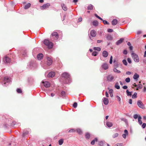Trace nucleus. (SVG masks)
<instances>
[{"label": "nucleus", "mask_w": 146, "mask_h": 146, "mask_svg": "<svg viewBox=\"0 0 146 146\" xmlns=\"http://www.w3.org/2000/svg\"><path fill=\"white\" fill-rule=\"evenodd\" d=\"M44 44L46 46L48 49H51L52 48L53 46V44L51 42H50L49 40H45L44 41Z\"/></svg>", "instance_id": "f257e3e1"}, {"label": "nucleus", "mask_w": 146, "mask_h": 146, "mask_svg": "<svg viewBox=\"0 0 146 146\" xmlns=\"http://www.w3.org/2000/svg\"><path fill=\"white\" fill-rule=\"evenodd\" d=\"M44 44L46 46L48 49H51L52 48L53 46V44L51 42H50L49 40H45L44 41Z\"/></svg>", "instance_id": "f03ea898"}, {"label": "nucleus", "mask_w": 146, "mask_h": 146, "mask_svg": "<svg viewBox=\"0 0 146 146\" xmlns=\"http://www.w3.org/2000/svg\"><path fill=\"white\" fill-rule=\"evenodd\" d=\"M131 56L135 62H138L139 61V59L137 55L134 53H131Z\"/></svg>", "instance_id": "7ed1b4c3"}, {"label": "nucleus", "mask_w": 146, "mask_h": 146, "mask_svg": "<svg viewBox=\"0 0 146 146\" xmlns=\"http://www.w3.org/2000/svg\"><path fill=\"white\" fill-rule=\"evenodd\" d=\"M107 80L110 82H113L115 81L114 77L112 74H110L107 76Z\"/></svg>", "instance_id": "20e7f679"}, {"label": "nucleus", "mask_w": 146, "mask_h": 146, "mask_svg": "<svg viewBox=\"0 0 146 146\" xmlns=\"http://www.w3.org/2000/svg\"><path fill=\"white\" fill-rule=\"evenodd\" d=\"M137 105L139 108L142 109H144L145 108L144 105L141 100H138L137 101Z\"/></svg>", "instance_id": "39448f33"}, {"label": "nucleus", "mask_w": 146, "mask_h": 146, "mask_svg": "<svg viewBox=\"0 0 146 146\" xmlns=\"http://www.w3.org/2000/svg\"><path fill=\"white\" fill-rule=\"evenodd\" d=\"M11 81V79L7 77H6L4 78V84H7V85H8V84Z\"/></svg>", "instance_id": "423d86ee"}, {"label": "nucleus", "mask_w": 146, "mask_h": 146, "mask_svg": "<svg viewBox=\"0 0 146 146\" xmlns=\"http://www.w3.org/2000/svg\"><path fill=\"white\" fill-rule=\"evenodd\" d=\"M46 58L47 64L48 66H50L52 64V60L51 58L49 57H47Z\"/></svg>", "instance_id": "0eeeda50"}, {"label": "nucleus", "mask_w": 146, "mask_h": 146, "mask_svg": "<svg viewBox=\"0 0 146 146\" xmlns=\"http://www.w3.org/2000/svg\"><path fill=\"white\" fill-rule=\"evenodd\" d=\"M3 61L5 63H8L10 62L11 60L9 57L5 56L3 59Z\"/></svg>", "instance_id": "6e6552de"}, {"label": "nucleus", "mask_w": 146, "mask_h": 146, "mask_svg": "<svg viewBox=\"0 0 146 146\" xmlns=\"http://www.w3.org/2000/svg\"><path fill=\"white\" fill-rule=\"evenodd\" d=\"M62 76L63 77L68 79L70 78L69 75L67 72H64L63 73Z\"/></svg>", "instance_id": "1a4fd4ad"}, {"label": "nucleus", "mask_w": 146, "mask_h": 146, "mask_svg": "<svg viewBox=\"0 0 146 146\" xmlns=\"http://www.w3.org/2000/svg\"><path fill=\"white\" fill-rule=\"evenodd\" d=\"M50 6V4L48 3H46L43 5L41 7V9H45L48 8Z\"/></svg>", "instance_id": "9d476101"}, {"label": "nucleus", "mask_w": 146, "mask_h": 146, "mask_svg": "<svg viewBox=\"0 0 146 146\" xmlns=\"http://www.w3.org/2000/svg\"><path fill=\"white\" fill-rule=\"evenodd\" d=\"M90 33L91 36L93 37H95L96 35V32L94 30H91Z\"/></svg>", "instance_id": "9b49d317"}, {"label": "nucleus", "mask_w": 146, "mask_h": 146, "mask_svg": "<svg viewBox=\"0 0 146 146\" xmlns=\"http://www.w3.org/2000/svg\"><path fill=\"white\" fill-rule=\"evenodd\" d=\"M102 67L104 70H106L108 68V64L106 63L103 64L102 66Z\"/></svg>", "instance_id": "f8f14e48"}, {"label": "nucleus", "mask_w": 146, "mask_h": 146, "mask_svg": "<svg viewBox=\"0 0 146 146\" xmlns=\"http://www.w3.org/2000/svg\"><path fill=\"white\" fill-rule=\"evenodd\" d=\"M42 82L44 84V86L46 88L49 87L50 86V83L47 81H45L44 82L43 81H42Z\"/></svg>", "instance_id": "ddd939ff"}, {"label": "nucleus", "mask_w": 146, "mask_h": 146, "mask_svg": "<svg viewBox=\"0 0 146 146\" xmlns=\"http://www.w3.org/2000/svg\"><path fill=\"white\" fill-rule=\"evenodd\" d=\"M55 75V73L54 72H49L47 75L48 78H51L54 77Z\"/></svg>", "instance_id": "4468645a"}, {"label": "nucleus", "mask_w": 146, "mask_h": 146, "mask_svg": "<svg viewBox=\"0 0 146 146\" xmlns=\"http://www.w3.org/2000/svg\"><path fill=\"white\" fill-rule=\"evenodd\" d=\"M52 36H55L56 39L58 38V33L56 32H54L52 33Z\"/></svg>", "instance_id": "2eb2a0df"}, {"label": "nucleus", "mask_w": 146, "mask_h": 146, "mask_svg": "<svg viewBox=\"0 0 146 146\" xmlns=\"http://www.w3.org/2000/svg\"><path fill=\"white\" fill-rule=\"evenodd\" d=\"M102 55L104 57H106L108 55V52L104 50L102 52Z\"/></svg>", "instance_id": "dca6fc26"}, {"label": "nucleus", "mask_w": 146, "mask_h": 146, "mask_svg": "<svg viewBox=\"0 0 146 146\" xmlns=\"http://www.w3.org/2000/svg\"><path fill=\"white\" fill-rule=\"evenodd\" d=\"M124 132L125 133L123 134L122 136L123 138L125 139L126 138V135L128 134V132L127 130L125 129L124 130Z\"/></svg>", "instance_id": "f3484780"}, {"label": "nucleus", "mask_w": 146, "mask_h": 146, "mask_svg": "<svg viewBox=\"0 0 146 146\" xmlns=\"http://www.w3.org/2000/svg\"><path fill=\"white\" fill-rule=\"evenodd\" d=\"M103 102L104 104L106 105H107L109 101L108 100L107 98H103Z\"/></svg>", "instance_id": "a211bd4d"}, {"label": "nucleus", "mask_w": 146, "mask_h": 146, "mask_svg": "<svg viewBox=\"0 0 146 146\" xmlns=\"http://www.w3.org/2000/svg\"><path fill=\"white\" fill-rule=\"evenodd\" d=\"M43 55L42 54H39L37 55V58L38 60L41 59L43 57Z\"/></svg>", "instance_id": "6ab92c4d"}, {"label": "nucleus", "mask_w": 146, "mask_h": 146, "mask_svg": "<svg viewBox=\"0 0 146 146\" xmlns=\"http://www.w3.org/2000/svg\"><path fill=\"white\" fill-rule=\"evenodd\" d=\"M142 119V117L141 116H140L139 115L138 118V122L139 124L141 125L142 123V122L141 120Z\"/></svg>", "instance_id": "aec40b11"}, {"label": "nucleus", "mask_w": 146, "mask_h": 146, "mask_svg": "<svg viewBox=\"0 0 146 146\" xmlns=\"http://www.w3.org/2000/svg\"><path fill=\"white\" fill-rule=\"evenodd\" d=\"M123 38H121L119 40H118L116 43V44L117 45H119L121 44L123 41Z\"/></svg>", "instance_id": "412c9836"}, {"label": "nucleus", "mask_w": 146, "mask_h": 146, "mask_svg": "<svg viewBox=\"0 0 146 146\" xmlns=\"http://www.w3.org/2000/svg\"><path fill=\"white\" fill-rule=\"evenodd\" d=\"M117 22V21L116 19H114L112 21V24L113 25H116Z\"/></svg>", "instance_id": "4be33fe9"}, {"label": "nucleus", "mask_w": 146, "mask_h": 146, "mask_svg": "<svg viewBox=\"0 0 146 146\" xmlns=\"http://www.w3.org/2000/svg\"><path fill=\"white\" fill-rule=\"evenodd\" d=\"M139 77V75L136 73H135L134 75L133 78L135 80H137Z\"/></svg>", "instance_id": "5701e85b"}, {"label": "nucleus", "mask_w": 146, "mask_h": 146, "mask_svg": "<svg viewBox=\"0 0 146 146\" xmlns=\"http://www.w3.org/2000/svg\"><path fill=\"white\" fill-rule=\"evenodd\" d=\"M114 87L117 89H120V86L119 85V83L118 82H117L115 83Z\"/></svg>", "instance_id": "b1692460"}, {"label": "nucleus", "mask_w": 146, "mask_h": 146, "mask_svg": "<svg viewBox=\"0 0 146 146\" xmlns=\"http://www.w3.org/2000/svg\"><path fill=\"white\" fill-rule=\"evenodd\" d=\"M31 5V4L29 3L25 5L24 7V9H28L30 7Z\"/></svg>", "instance_id": "393cba45"}, {"label": "nucleus", "mask_w": 146, "mask_h": 146, "mask_svg": "<svg viewBox=\"0 0 146 146\" xmlns=\"http://www.w3.org/2000/svg\"><path fill=\"white\" fill-rule=\"evenodd\" d=\"M109 93L110 94V96L111 97H112L113 96V91L112 89H110L109 91Z\"/></svg>", "instance_id": "a878e982"}, {"label": "nucleus", "mask_w": 146, "mask_h": 146, "mask_svg": "<svg viewBox=\"0 0 146 146\" xmlns=\"http://www.w3.org/2000/svg\"><path fill=\"white\" fill-rule=\"evenodd\" d=\"M106 124V125L109 127H111L113 125L112 123L110 122H107Z\"/></svg>", "instance_id": "bb28decb"}, {"label": "nucleus", "mask_w": 146, "mask_h": 146, "mask_svg": "<svg viewBox=\"0 0 146 146\" xmlns=\"http://www.w3.org/2000/svg\"><path fill=\"white\" fill-rule=\"evenodd\" d=\"M61 6L62 9L64 11H66L67 10V8L64 4H61Z\"/></svg>", "instance_id": "cd10ccee"}, {"label": "nucleus", "mask_w": 146, "mask_h": 146, "mask_svg": "<svg viewBox=\"0 0 146 146\" xmlns=\"http://www.w3.org/2000/svg\"><path fill=\"white\" fill-rule=\"evenodd\" d=\"M93 25L95 26H96L98 25V22L96 21H94L92 22Z\"/></svg>", "instance_id": "c85d7f7f"}, {"label": "nucleus", "mask_w": 146, "mask_h": 146, "mask_svg": "<svg viewBox=\"0 0 146 146\" xmlns=\"http://www.w3.org/2000/svg\"><path fill=\"white\" fill-rule=\"evenodd\" d=\"M64 140L62 139H61L58 141V143L60 145H61L63 143Z\"/></svg>", "instance_id": "c756f323"}, {"label": "nucleus", "mask_w": 146, "mask_h": 146, "mask_svg": "<svg viewBox=\"0 0 146 146\" xmlns=\"http://www.w3.org/2000/svg\"><path fill=\"white\" fill-rule=\"evenodd\" d=\"M105 143L103 141H100L99 143V145L100 146H104V145L105 144Z\"/></svg>", "instance_id": "7c9ffc66"}, {"label": "nucleus", "mask_w": 146, "mask_h": 146, "mask_svg": "<svg viewBox=\"0 0 146 146\" xmlns=\"http://www.w3.org/2000/svg\"><path fill=\"white\" fill-rule=\"evenodd\" d=\"M29 133V131H24L23 134V136H25L26 135H28Z\"/></svg>", "instance_id": "2f4dec72"}, {"label": "nucleus", "mask_w": 146, "mask_h": 146, "mask_svg": "<svg viewBox=\"0 0 146 146\" xmlns=\"http://www.w3.org/2000/svg\"><path fill=\"white\" fill-rule=\"evenodd\" d=\"M98 140V139L97 138H95L94 139L91 141V144L92 145H94L95 143V141H97Z\"/></svg>", "instance_id": "473e14b6"}, {"label": "nucleus", "mask_w": 146, "mask_h": 146, "mask_svg": "<svg viewBox=\"0 0 146 146\" xmlns=\"http://www.w3.org/2000/svg\"><path fill=\"white\" fill-rule=\"evenodd\" d=\"M94 49L95 50H96L98 51H100L101 50V48L99 47H94Z\"/></svg>", "instance_id": "72a5a7b5"}, {"label": "nucleus", "mask_w": 146, "mask_h": 146, "mask_svg": "<svg viewBox=\"0 0 146 146\" xmlns=\"http://www.w3.org/2000/svg\"><path fill=\"white\" fill-rule=\"evenodd\" d=\"M126 92L127 93V95L128 96H131L132 92H129L128 90H127Z\"/></svg>", "instance_id": "f704fd0d"}, {"label": "nucleus", "mask_w": 146, "mask_h": 146, "mask_svg": "<svg viewBox=\"0 0 146 146\" xmlns=\"http://www.w3.org/2000/svg\"><path fill=\"white\" fill-rule=\"evenodd\" d=\"M93 6L92 5L90 4L88 6V10H92L93 9Z\"/></svg>", "instance_id": "c9c22d12"}, {"label": "nucleus", "mask_w": 146, "mask_h": 146, "mask_svg": "<svg viewBox=\"0 0 146 146\" xmlns=\"http://www.w3.org/2000/svg\"><path fill=\"white\" fill-rule=\"evenodd\" d=\"M90 134L88 133H87L85 135V137L86 139H89L90 137Z\"/></svg>", "instance_id": "e433bc0d"}, {"label": "nucleus", "mask_w": 146, "mask_h": 146, "mask_svg": "<svg viewBox=\"0 0 146 146\" xmlns=\"http://www.w3.org/2000/svg\"><path fill=\"white\" fill-rule=\"evenodd\" d=\"M113 71L115 72H117L118 73H119L121 72L120 71L118 70L116 68H115L113 69Z\"/></svg>", "instance_id": "4c0bfd02"}, {"label": "nucleus", "mask_w": 146, "mask_h": 146, "mask_svg": "<svg viewBox=\"0 0 146 146\" xmlns=\"http://www.w3.org/2000/svg\"><path fill=\"white\" fill-rule=\"evenodd\" d=\"M137 93L135 92L134 93V94L132 95V98H135L137 97Z\"/></svg>", "instance_id": "58836bf2"}, {"label": "nucleus", "mask_w": 146, "mask_h": 146, "mask_svg": "<svg viewBox=\"0 0 146 146\" xmlns=\"http://www.w3.org/2000/svg\"><path fill=\"white\" fill-rule=\"evenodd\" d=\"M98 54V52L96 51L94 52L92 54V55L93 56H96Z\"/></svg>", "instance_id": "ea45409f"}, {"label": "nucleus", "mask_w": 146, "mask_h": 146, "mask_svg": "<svg viewBox=\"0 0 146 146\" xmlns=\"http://www.w3.org/2000/svg\"><path fill=\"white\" fill-rule=\"evenodd\" d=\"M125 81L127 82H129L130 81V78H126L125 79Z\"/></svg>", "instance_id": "a19ab883"}, {"label": "nucleus", "mask_w": 146, "mask_h": 146, "mask_svg": "<svg viewBox=\"0 0 146 146\" xmlns=\"http://www.w3.org/2000/svg\"><path fill=\"white\" fill-rule=\"evenodd\" d=\"M118 133H116L113 135L112 137L113 138H115L116 137H117L118 136Z\"/></svg>", "instance_id": "79ce46f5"}, {"label": "nucleus", "mask_w": 146, "mask_h": 146, "mask_svg": "<svg viewBox=\"0 0 146 146\" xmlns=\"http://www.w3.org/2000/svg\"><path fill=\"white\" fill-rule=\"evenodd\" d=\"M139 115H138L137 114H135L133 116V117L135 119H136L137 118H138Z\"/></svg>", "instance_id": "37998d69"}, {"label": "nucleus", "mask_w": 146, "mask_h": 146, "mask_svg": "<svg viewBox=\"0 0 146 146\" xmlns=\"http://www.w3.org/2000/svg\"><path fill=\"white\" fill-rule=\"evenodd\" d=\"M123 62V64L125 65H127V61L125 60H123L122 61Z\"/></svg>", "instance_id": "c03bdc74"}, {"label": "nucleus", "mask_w": 146, "mask_h": 146, "mask_svg": "<svg viewBox=\"0 0 146 146\" xmlns=\"http://www.w3.org/2000/svg\"><path fill=\"white\" fill-rule=\"evenodd\" d=\"M17 92L19 93H21L22 92L21 90L19 88H18L17 90Z\"/></svg>", "instance_id": "a18cd8bd"}, {"label": "nucleus", "mask_w": 146, "mask_h": 146, "mask_svg": "<svg viewBox=\"0 0 146 146\" xmlns=\"http://www.w3.org/2000/svg\"><path fill=\"white\" fill-rule=\"evenodd\" d=\"M77 104L76 102H74L73 104V106L75 108H76L77 107Z\"/></svg>", "instance_id": "49530a36"}, {"label": "nucleus", "mask_w": 146, "mask_h": 146, "mask_svg": "<svg viewBox=\"0 0 146 146\" xmlns=\"http://www.w3.org/2000/svg\"><path fill=\"white\" fill-rule=\"evenodd\" d=\"M112 59H113L112 56H111L110 58V64H111L112 63V61H113Z\"/></svg>", "instance_id": "de8ad7c7"}, {"label": "nucleus", "mask_w": 146, "mask_h": 146, "mask_svg": "<svg viewBox=\"0 0 146 146\" xmlns=\"http://www.w3.org/2000/svg\"><path fill=\"white\" fill-rule=\"evenodd\" d=\"M123 145L122 143H117L115 145V146H122Z\"/></svg>", "instance_id": "09e8293b"}, {"label": "nucleus", "mask_w": 146, "mask_h": 146, "mask_svg": "<svg viewBox=\"0 0 146 146\" xmlns=\"http://www.w3.org/2000/svg\"><path fill=\"white\" fill-rule=\"evenodd\" d=\"M146 126V123H143L142 125V127L143 129Z\"/></svg>", "instance_id": "8fccbe9b"}, {"label": "nucleus", "mask_w": 146, "mask_h": 146, "mask_svg": "<svg viewBox=\"0 0 146 146\" xmlns=\"http://www.w3.org/2000/svg\"><path fill=\"white\" fill-rule=\"evenodd\" d=\"M103 23L104 24H109V23H108L106 21V20L103 21Z\"/></svg>", "instance_id": "3c124183"}, {"label": "nucleus", "mask_w": 146, "mask_h": 146, "mask_svg": "<svg viewBox=\"0 0 146 146\" xmlns=\"http://www.w3.org/2000/svg\"><path fill=\"white\" fill-rule=\"evenodd\" d=\"M116 98L117 99V100L119 101L120 102L121 100V99L120 98L119 96H116Z\"/></svg>", "instance_id": "603ef678"}, {"label": "nucleus", "mask_w": 146, "mask_h": 146, "mask_svg": "<svg viewBox=\"0 0 146 146\" xmlns=\"http://www.w3.org/2000/svg\"><path fill=\"white\" fill-rule=\"evenodd\" d=\"M108 32L111 33L113 31V30L112 29H109L108 30Z\"/></svg>", "instance_id": "864d4df0"}, {"label": "nucleus", "mask_w": 146, "mask_h": 146, "mask_svg": "<svg viewBox=\"0 0 146 146\" xmlns=\"http://www.w3.org/2000/svg\"><path fill=\"white\" fill-rule=\"evenodd\" d=\"M75 131V130L74 129H70L69 131H68V132H74Z\"/></svg>", "instance_id": "5fc2aeb1"}, {"label": "nucleus", "mask_w": 146, "mask_h": 146, "mask_svg": "<svg viewBox=\"0 0 146 146\" xmlns=\"http://www.w3.org/2000/svg\"><path fill=\"white\" fill-rule=\"evenodd\" d=\"M65 95V92L63 91H62L61 92V95L62 96H64Z\"/></svg>", "instance_id": "6e6d98bb"}, {"label": "nucleus", "mask_w": 146, "mask_h": 146, "mask_svg": "<svg viewBox=\"0 0 146 146\" xmlns=\"http://www.w3.org/2000/svg\"><path fill=\"white\" fill-rule=\"evenodd\" d=\"M77 132L79 133L80 134L81 133V131L80 129H77Z\"/></svg>", "instance_id": "4d7b16f0"}, {"label": "nucleus", "mask_w": 146, "mask_h": 146, "mask_svg": "<svg viewBox=\"0 0 146 146\" xmlns=\"http://www.w3.org/2000/svg\"><path fill=\"white\" fill-rule=\"evenodd\" d=\"M127 60L128 62L129 63H131V59L129 58H128L127 59Z\"/></svg>", "instance_id": "13d9d810"}, {"label": "nucleus", "mask_w": 146, "mask_h": 146, "mask_svg": "<svg viewBox=\"0 0 146 146\" xmlns=\"http://www.w3.org/2000/svg\"><path fill=\"white\" fill-rule=\"evenodd\" d=\"M123 53L124 54H127V51L126 50H124L123 52Z\"/></svg>", "instance_id": "bf43d9fd"}, {"label": "nucleus", "mask_w": 146, "mask_h": 146, "mask_svg": "<svg viewBox=\"0 0 146 146\" xmlns=\"http://www.w3.org/2000/svg\"><path fill=\"white\" fill-rule=\"evenodd\" d=\"M131 74V72L129 71H127L126 72V74L127 75H130Z\"/></svg>", "instance_id": "052dcab7"}, {"label": "nucleus", "mask_w": 146, "mask_h": 146, "mask_svg": "<svg viewBox=\"0 0 146 146\" xmlns=\"http://www.w3.org/2000/svg\"><path fill=\"white\" fill-rule=\"evenodd\" d=\"M122 88L123 89H126L127 88V87L126 86H123Z\"/></svg>", "instance_id": "680f3d73"}, {"label": "nucleus", "mask_w": 146, "mask_h": 146, "mask_svg": "<svg viewBox=\"0 0 146 146\" xmlns=\"http://www.w3.org/2000/svg\"><path fill=\"white\" fill-rule=\"evenodd\" d=\"M143 91L144 92H146V87L144 86L143 87Z\"/></svg>", "instance_id": "e2e57ef3"}, {"label": "nucleus", "mask_w": 146, "mask_h": 146, "mask_svg": "<svg viewBox=\"0 0 146 146\" xmlns=\"http://www.w3.org/2000/svg\"><path fill=\"white\" fill-rule=\"evenodd\" d=\"M82 18H79L78 19V21L79 22H80L82 21Z\"/></svg>", "instance_id": "0e129e2a"}, {"label": "nucleus", "mask_w": 146, "mask_h": 146, "mask_svg": "<svg viewBox=\"0 0 146 146\" xmlns=\"http://www.w3.org/2000/svg\"><path fill=\"white\" fill-rule=\"evenodd\" d=\"M105 94H106V97H108V94L107 92H106Z\"/></svg>", "instance_id": "69168bd1"}, {"label": "nucleus", "mask_w": 146, "mask_h": 146, "mask_svg": "<svg viewBox=\"0 0 146 146\" xmlns=\"http://www.w3.org/2000/svg\"><path fill=\"white\" fill-rule=\"evenodd\" d=\"M129 103L130 104H132V100L131 99L129 100Z\"/></svg>", "instance_id": "338daca9"}, {"label": "nucleus", "mask_w": 146, "mask_h": 146, "mask_svg": "<svg viewBox=\"0 0 146 146\" xmlns=\"http://www.w3.org/2000/svg\"><path fill=\"white\" fill-rule=\"evenodd\" d=\"M102 40H98L97 41V43H99L101 42H102Z\"/></svg>", "instance_id": "774afa93"}]
</instances>
